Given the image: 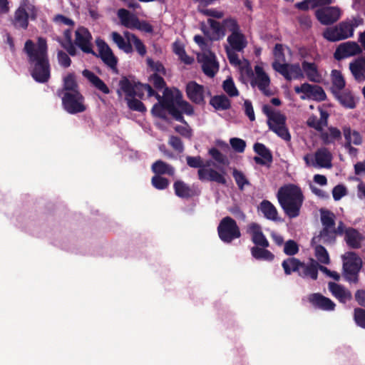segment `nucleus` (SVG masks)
Segmentation results:
<instances>
[{"label":"nucleus","instance_id":"41","mask_svg":"<svg viewBox=\"0 0 365 365\" xmlns=\"http://www.w3.org/2000/svg\"><path fill=\"white\" fill-rule=\"evenodd\" d=\"M111 38L119 49L123 51L126 53H130L133 52V47L130 42L126 41L119 33L113 31L111 33Z\"/></svg>","mask_w":365,"mask_h":365},{"label":"nucleus","instance_id":"38","mask_svg":"<svg viewBox=\"0 0 365 365\" xmlns=\"http://www.w3.org/2000/svg\"><path fill=\"white\" fill-rule=\"evenodd\" d=\"M63 40L58 41L59 43L70 56H75L77 54V49L73 44L72 32L70 29H66L63 31Z\"/></svg>","mask_w":365,"mask_h":365},{"label":"nucleus","instance_id":"5","mask_svg":"<svg viewBox=\"0 0 365 365\" xmlns=\"http://www.w3.org/2000/svg\"><path fill=\"white\" fill-rule=\"evenodd\" d=\"M217 232L220 239L225 243H230L241 236L236 221L229 216L221 220L217 227Z\"/></svg>","mask_w":365,"mask_h":365},{"label":"nucleus","instance_id":"32","mask_svg":"<svg viewBox=\"0 0 365 365\" xmlns=\"http://www.w3.org/2000/svg\"><path fill=\"white\" fill-rule=\"evenodd\" d=\"M259 209L267 220H278V212L274 205L267 200H263L259 205Z\"/></svg>","mask_w":365,"mask_h":365},{"label":"nucleus","instance_id":"19","mask_svg":"<svg viewBox=\"0 0 365 365\" xmlns=\"http://www.w3.org/2000/svg\"><path fill=\"white\" fill-rule=\"evenodd\" d=\"M201 61L203 73L209 77H214L219 69V65L215 59V53L210 51H208V53H204Z\"/></svg>","mask_w":365,"mask_h":365},{"label":"nucleus","instance_id":"12","mask_svg":"<svg viewBox=\"0 0 365 365\" xmlns=\"http://www.w3.org/2000/svg\"><path fill=\"white\" fill-rule=\"evenodd\" d=\"M362 53V48L355 41H346L340 43L334 53V58L337 61L354 56Z\"/></svg>","mask_w":365,"mask_h":365},{"label":"nucleus","instance_id":"22","mask_svg":"<svg viewBox=\"0 0 365 365\" xmlns=\"http://www.w3.org/2000/svg\"><path fill=\"white\" fill-rule=\"evenodd\" d=\"M318 262L311 259L309 263L302 262V266L298 272V275L302 278H310L313 280L318 277Z\"/></svg>","mask_w":365,"mask_h":365},{"label":"nucleus","instance_id":"6","mask_svg":"<svg viewBox=\"0 0 365 365\" xmlns=\"http://www.w3.org/2000/svg\"><path fill=\"white\" fill-rule=\"evenodd\" d=\"M63 109L70 114L83 113L86 110L85 98L80 91L66 92L60 96Z\"/></svg>","mask_w":365,"mask_h":365},{"label":"nucleus","instance_id":"63","mask_svg":"<svg viewBox=\"0 0 365 365\" xmlns=\"http://www.w3.org/2000/svg\"><path fill=\"white\" fill-rule=\"evenodd\" d=\"M168 110L169 113L177 121L181 122L182 123H187L186 121L184 119V117L182 116V113L181 110H180L175 105L170 106L165 108Z\"/></svg>","mask_w":365,"mask_h":365},{"label":"nucleus","instance_id":"52","mask_svg":"<svg viewBox=\"0 0 365 365\" xmlns=\"http://www.w3.org/2000/svg\"><path fill=\"white\" fill-rule=\"evenodd\" d=\"M233 178L240 190H244L245 185H250V182L245 175V174L237 169H234L232 172Z\"/></svg>","mask_w":365,"mask_h":365},{"label":"nucleus","instance_id":"44","mask_svg":"<svg viewBox=\"0 0 365 365\" xmlns=\"http://www.w3.org/2000/svg\"><path fill=\"white\" fill-rule=\"evenodd\" d=\"M335 216L333 212L329 210H321V222L323 227L334 228Z\"/></svg>","mask_w":365,"mask_h":365},{"label":"nucleus","instance_id":"60","mask_svg":"<svg viewBox=\"0 0 365 365\" xmlns=\"http://www.w3.org/2000/svg\"><path fill=\"white\" fill-rule=\"evenodd\" d=\"M168 143L178 153H182L184 151L182 141L179 137L175 135L170 136Z\"/></svg>","mask_w":365,"mask_h":365},{"label":"nucleus","instance_id":"23","mask_svg":"<svg viewBox=\"0 0 365 365\" xmlns=\"http://www.w3.org/2000/svg\"><path fill=\"white\" fill-rule=\"evenodd\" d=\"M227 41L231 48L237 52L243 51L247 46L246 37L241 31L231 34L228 36Z\"/></svg>","mask_w":365,"mask_h":365},{"label":"nucleus","instance_id":"54","mask_svg":"<svg viewBox=\"0 0 365 365\" xmlns=\"http://www.w3.org/2000/svg\"><path fill=\"white\" fill-rule=\"evenodd\" d=\"M343 133L345 138L344 147L349 150V154H354L357 152V149L351 146V129L350 127L343 128Z\"/></svg>","mask_w":365,"mask_h":365},{"label":"nucleus","instance_id":"3","mask_svg":"<svg viewBox=\"0 0 365 365\" xmlns=\"http://www.w3.org/2000/svg\"><path fill=\"white\" fill-rule=\"evenodd\" d=\"M186 162L189 167L192 168H198L197 176L200 181L215 182L223 185L227 184V180L225 177L226 174L225 169H220L217 167V168L220 170V172H219L213 168H205V166H209L210 163L209 161H207L205 165L202 158L200 155L195 157L187 156Z\"/></svg>","mask_w":365,"mask_h":365},{"label":"nucleus","instance_id":"21","mask_svg":"<svg viewBox=\"0 0 365 365\" xmlns=\"http://www.w3.org/2000/svg\"><path fill=\"white\" fill-rule=\"evenodd\" d=\"M328 287L331 294L337 299L339 302L345 304L346 302L352 299L351 292L343 285L330 282L328 284Z\"/></svg>","mask_w":365,"mask_h":365},{"label":"nucleus","instance_id":"31","mask_svg":"<svg viewBox=\"0 0 365 365\" xmlns=\"http://www.w3.org/2000/svg\"><path fill=\"white\" fill-rule=\"evenodd\" d=\"M151 169L153 173H155V175L162 176L163 175H168L173 176L175 173V168L171 165L161 160H156L153 163Z\"/></svg>","mask_w":365,"mask_h":365},{"label":"nucleus","instance_id":"17","mask_svg":"<svg viewBox=\"0 0 365 365\" xmlns=\"http://www.w3.org/2000/svg\"><path fill=\"white\" fill-rule=\"evenodd\" d=\"M254 151L259 156L254 157V161L260 165H268L272 163V153L263 143H256L253 146Z\"/></svg>","mask_w":365,"mask_h":365},{"label":"nucleus","instance_id":"8","mask_svg":"<svg viewBox=\"0 0 365 365\" xmlns=\"http://www.w3.org/2000/svg\"><path fill=\"white\" fill-rule=\"evenodd\" d=\"M273 69L280 73L287 81L301 79L304 78V73L299 63H282L272 62Z\"/></svg>","mask_w":365,"mask_h":365},{"label":"nucleus","instance_id":"51","mask_svg":"<svg viewBox=\"0 0 365 365\" xmlns=\"http://www.w3.org/2000/svg\"><path fill=\"white\" fill-rule=\"evenodd\" d=\"M125 100L127 101L128 106L130 110L138 112H145L146 110L144 104L140 100L136 99L135 97L125 98Z\"/></svg>","mask_w":365,"mask_h":365},{"label":"nucleus","instance_id":"4","mask_svg":"<svg viewBox=\"0 0 365 365\" xmlns=\"http://www.w3.org/2000/svg\"><path fill=\"white\" fill-rule=\"evenodd\" d=\"M342 257L345 279L351 283H358L359 274L362 267V259L354 252H347Z\"/></svg>","mask_w":365,"mask_h":365},{"label":"nucleus","instance_id":"1","mask_svg":"<svg viewBox=\"0 0 365 365\" xmlns=\"http://www.w3.org/2000/svg\"><path fill=\"white\" fill-rule=\"evenodd\" d=\"M24 51L28 56L32 78L38 83L48 82L51 77V66L46 39L38 38L37 46L32 40H27L24 44Z\"/></svg>","mask_w":365,"mask_h":365},{"label":"nucleus","instance_id":"50","mask_svg":"<svg viewBox=\"0 0 365 365\" xmlns=\"http://www.w3.org/2000/svg\"><path fill=\"white\" fill-rule=\"evenodd\" d=\"M151 184L155 189L162 190L168 187L170 181L163 176L154 175L151 178Z\"/></svg>","mask_w":365,"mask_h":365},{"label":"nucleus","instance_id":"46","mask_svg":"<svg viewBox=\"0 0 365 365\" xmlns=\"http://www.w3.org/2000/svg\"><path fill=\"white\" fill-rule=\"evenodd\" d=\"M315 257L319 262L324 264L330 263L329 253L325 247L321 245H318L314 247Z\"/></svg>","mask_w":365,"mask_h":365},{"label":"nucleus","instance_id":"16","mask_svg":"<svg viewBox=\"0 0 365 365\" xmlns=\"http://www.w3.org/2000/svg\"><path fill=\"white\" fill-rule=\"evenodd\" d=\"M286 117L278 115L274 119V122L268 125L269 130L276 133L279 138L285 141H290L291 135L286 125Z\"/></svg>","mask_w":365,"mask_h":365},{"label":"nucleus","instance_id":"56","mask_svg":"<svg viewBox=\"0 0 365 365\" xmlns=\"http://www.w3.org/2000/svg\"><path fill=\"white\" fill-rule=\"evenodd\" d=\"M354 320L358 327L365 329V309L360 307L355 308Z\"/></svg>","mask_w":365,"mask_h":365},{"label":"nucleus","instance_id":"49","mask_svg":"<svg viewBox=\"0 0 365 365\" xmlns=\"http://www.w3.org/2000/svg\"><path fill=\"white\" fill-rule=\"evenodd\" d=\"M223 31H227L231 34L237 33L240 30V25L236 19L227 18L222 21Z\"/></svg>","mask_w":365,"mask_h":365},{"label":"nucleus","instance_id":"20","mask_svg":"<svg viewBox=\"0 0 365 365\" xmlns=\"http://www.w3.org/2000/svg\"><path fill=\"white\" fill-rule=\"evenodd\" d=\"M349 70L355 81H365V55L357 58L349 63Z\"/></svg>","mask_w":365,"mask_h":365},{"label":"nucleus","instance_id":"11","mask_svg":"<svg viewBox=\"0 0 365 365\" xmlns=\"http://www.w3.org/2000/svg\"><path fill=\"white\" fill-rule=\"evenodd\" d=\"M294 91L297 93H302L306 95V96H301V99L302 100L308 98H312L317 101H323L327 98V95L324 89L318 85H312L308 83H304L300 86H295Z\"/></svg>","mask_w":365,"mask_h":365},{"label":"nucleus","instance_id":"40","mask_svg":"<svg viewBox=\"0 0 365 365\" xmlns=\"http://www.w3.org/2000/svg\"><path fill=\"white\" fill-rule=\"evenodd\" d=\"M251 254L252 256L257 260L272 262L274 258L273 253L262 247H252L251 248Z\"/></svg>","mask_w":365,"mask_h":365},{"label":"nucleus","instance_id":"39","mask_svg":"<svg viewBox=\"0 0 365 365\" xmlns=\"http://www.w3.org/2000/svg\"><path fill=\"white\" fill-rule=\"evenodd\" d=\"M301 266L302 262L295 257H289L284 259L282 263V267L287 275H289L292 272L298 273Z\"/></svg>","mask_w":365,"mask_h":365},{"label":"nucleus","instance_id":"48","mask_svg":"<svg viewBox=\"0 0 365 365\" xmlns=\"http://www.w3.org/2000/svg\"><path fill=\"white\" fill-rule=\"evenodd\" d=\"M222 88L225 92L230 97H235L239 95V91L231 77L227 78L225 81H223Z\"/></svg>","mask_w":365,"mask_h":365},{"label":"nucleus","instance_id":"61","mask_svg":"<svg viewBox=\"0 0 365 365\" xmlns=\"http://www.w3.org/2000/svg\"><path fill=\"white\" fill-rule=\"evenodd\" d=\"M149 80H150V82L153 83V86L157 90H160V91L163 88L165 89V86H166L165 81L163 79V78L161 77L160 76H159L158 74L153 73V75H151L150 76Z\"/></svg>","mask_w":365,"mask_h":365},{"label":"nucleus","instance_id":"28","mask_svg":"<svg viewBox=\"0 0 365 365\" xmlns=\"http://www.w3.org/2000/svg\"><path fill=\"white\" fill-rule=\"evenodd\" d=\"M82 74L96 89L99 90L104 94L110 93V91L107 85L93 72L88 69H84L82 71Z\"/></svg>","mask_w":365,"mask_h":365},{"label":"nucleus","instance_id":"26","mask_svg":"<svg viewBox=\"0 0 365 365\" xmlns=\"http://www.w3.org/2000/svg\"><path fill=\"white\" fill-rule=\"evenodd\" d=\"M302 70L303 73L304 72L309 81L314 83H319L321 81L322 76L315 63H311L307 61H302Z\"/></svg>","mask_w":365,"mask_h":365},{"label":"nucleus","instance_id":"45","mask_svg":"<svg viewBox=\"0 0 365 365\" xmlns=\"http://www.w3.org/2000/svg\"><path fill=\"white\" fill-rule=\"evenodd\" d=\"M322 36L326 40L330 42L339 41L341 36L336 25L334 26L326 28L322 34Z\"/></svg>","mask_w":365,"mask_h":365},{"label":"nucleus","instance_id":"14","mask_svg":"<svg viewBox=\"0 0 365 365\" xmlns=\"http://www.w3.org/2000/svg\"><path fill=\"white\" fill-rule=\"evenodd\" d=\"M307 299L315 309L329 312L334 311L336 307L335 303L331 299L320 293L310 294L308 295Z\"/></svg>","mask_w":365,"mask_h":365},{"label":"nucleus","instance_id":"62","mask_svg":"<svg viewBox=\"0 0 365 365\" xmlns=\"http://www.w3.org/2000/svg\"><path fill=\"white\" fill-rule=\"evenodd\" d=\"M273 55L274 61L273 62H284L285 61V55L284 53L283 46L280 43H277L273 50Z\"/></svg>","mask_w":365,"mask_h":365},{"label":"nucleus","instance_id":"57","mask_svg":"<svg viewBox=\"0 0 365 365\" xmlns=\"http://www.w3.org/2000/svg\"><path fill=\"white\" fill-rule=\"evenodd\" d=\"M299 252V246L297 243L292 240H289L287 241L284 246V252L289 256H293L297 254Z\"/></svg>","mask_w":365,"mask_h":365},{"label":"nucleus","instance_id":"43","mask_svg":"<svg viewBox=\"0 0 365 365\" xmlns=\"http://www.w3.org/2000/svg\"><path fill=\"white\" fill-rule=\"evenodd\" d=\"M340 36V41L352 37L354 35L353 26L349 21H343L336 25Z\"/></svg>","mask_w":365,"mask_h":365},{"label":"nucleus","instance_id":"33","mask_svg":"<svg viewBox=\"0 0 365 365\" xmlns=\"http://www.w3.org/2000/svg\"><path fill=\"white\" fill-rule=\"evenodd\" d=\"M117 14L121 24L126 28L133 29L138 23V18L125 9H118Z\"/></svg>","mask_w":365,"mask_h":365},{"label":"nucleus","instance_id":"15","mask_svg":"<svg viewBox=\"0 0 365 365\" xmlns=\"http://www.w3.org/2000/svg\"><path fill=\"white\" fill-rule=\"evenodd\" d=\"M247 232L251 235L252 242L255 245V247H262L267 248L269 246V241L263 234L261 226L252 222L247 225Z\"/></svg>","mask_w":365,"mask_h":365},{"label":"nucleus","instance_id":"37","mask_svg":"<svg viewBox=\"0 0 365 365\" xmlns=\"http://www.w3.org/2000/svg\"><path fill=\"white\" fill-rule=\"evenodd\" d=\"M138 82H136L132 76H122L118 86L123 92L125 93V97H133L134 88Z\"/></svg>","mask_w":365,"mask_h":365},{"label":"nucleus","instance_id":"2","mask_svg":"<svg viewBox=\"0 0 365 365\" xmlns=\"http://www.w3.org/2000/svg\"><path fill=\"white\" fill-rule=\"evenodd\" d=\"M277 197L282 209L289 218L299 216L304 197L299 186L289 184L281 187Z\"/></svg>","mask_w":365,"mask_h":365},{"label":"nucleus","instance_id":"55","mask_svg":"<svg viewBox=\"0 0 365 365\" xmlns=\"http://www.w3.org/2000/svg\"><path fill=\"white\" fill-rule=\"evenodd\" d=\"M175 103L180 109L182 113H184L188 115H191L194 113L193 106L187 101L182 100L181 96L179 98H176Z\"/></svg>","mask_w":365,"mask_h":365},{"label":"nucleus","instance_id":"29","mask_svg":"<svg viewBox=\"0 0 365 365\" xmlns=\"http://www.w3.org/2000/svg\"><path fill=\"white\" fill-rule=\"evenodd\" d=\"M13 25L17 29H27L29 26V13L25 8L20 6L16 10Z\"/></svg>","mask_w":365,"mask_h":365},{"label":"nucleus","instance_id":"58","mask_svg":"<svg viewBox=\"0 0 365 365\" xmlns=\"http://www.w3.org/2000/svg\"><path fill=\"white\" fill-rule=\"evenodd\" d=\"M230 143L232 149L237 153H243L246 147V143L244 140L238 138H232L230 140Z\"/></svg>","mask_w":365,"mask_h":365},{"label":"nucleus","instance_id":"34","mask_svg":"<svg viewBox=\"0 0 365 365\" xmlns=\"http://www.w3.org/2000/svg\"><path fill=\"white\" fill-rule=\"evenodd\" d=\"M336 237L334 228L323 227L319 235L312 239V242L318 240L325 245H333L336 241Z\"/></svg>","mask_w":365,"mask_h":365},{"label":"nucleus","instance_id":"18","mask_svg":"<svg viewBox=\"0 0 365 365\" xmlns=\"http://www.w3.org/2000/svg\"><path fill=\"white\" fill-rule=\"evenodd\" d=\"M175 195L182 199H190L198 195L199 191L194 186H190L182 180H177L173 183Z\"/></svg>","mask_w":365,"mask_h":365},{"label":"nucleus","instance_id":"10","mask_svg":"<svg viewBox=\"0 0 365 365\" xmlns=\"http://www.w3.org/2000/svg\"><path fill=\"white\" fill-rule=\"evenodd\" d=\"M91 40L92 36L88 29L80 26L76 30L74 46L86 53L96 55V52L92 48Z\"/></svg>","mask_w":365,"mask_h":365},{"label":"nucleus","instance_id":"7","mask_svg":"<svg viewBox=\"0 0 365 365\" xmlns=\"http://www.w3.org/2000/svg\"><path fill=\"white\" fill-rule=\"evenodd\" d=\"M187 97L190 101L197 105L205 104V93L211 96L210 91L204 86L197 83L195 81H189L185 86Z\"/></svg>","mask_w":365,"mask_h":365},{"label":"nucleus","instance_id":"13","mask_svg":"<svg viewBox=\"0 0 365 365\" xmlns=\"http://www.w3.org/2000/svg\"><path fill=\"white\" fill-rule=\"evenodd\" d=\"M315 16L322 25L329 26L334 24L340 19L341 11L336 6H327L317 9Z\"/></svg>","mask_w":365,"mask_h":365},{"label":"nucleus","instance_id":"47","mask_svg":"<svg viewBox=\"0 0 365 365\" xmlns=\"http://www.w3.org/2000/svg\"><path fill=\"white\" fill-rule=\"evenodd\" d=\"M208 153L212 159L219 164L222 165H227L229 164V160L227 156L222 153L217 148L214 147L211 148Z\"/></svg>","mask_w":365,"mask_h":365},{"label":"nucleus","instance_id":"36","mask_svg":"<svg viewBox=\"0 0 365 365\" xmlns=\"http://www.w3.org/2000/svg\"><path fill=\"white\" fill-rule=\"evenodd\" d=\"M210 104L217 110H226L231 108L230 100L224 94L212 96Z\"/></svg>","mask_w":365,"mask_h":365},{"label":"nucleus","instance_id":"27","mask_svg":"<svg viewBox=\"0 0 365 365\" xmlns=\"http://www.w3.org/2000/svg\"><path fill=\"white\" fill-rule=\"evenodd\" d=\"M315 161L320 168H330L332 166V154L327 148H319L314 155Z\"/></svg>","mask_w":365,"mask_h":365},{"label":"nucleus","instance_id":"59","mask_svg":"<svg viewBox=\"0 0 365 365\" xmlns=\"http://www.w3.org/2000/svg\"><path fill=\"white\" fill-rule=\"evenodd\" d=\"M68 55V53L61 50L57 52V59L61 66L68 68L71 66L72 61Z\"/></svg>","mask_w":365,"mask_h":365},{"label":"nucleus","instance_id":"53","mask_svg":"<svg viewBox=\"0 0 365 365\" xmlns=\"http://www.w3.org/2000/svg\"><path fill=\"white\" fill-rule=\"evenodd\" d=\"M159 101L164 108L175 104L173 93L169 88H165L163 91V97H161V100Z\"/></svg>","mask_w":365,"mask_h":365},{"label":"nucleus","instance_id":"25","mask_svg":"<svg viewBox=\"0 0 365 365\" xmlns=\"http://www.w3.org/2000/svg\"><path fill=\"white\" fill-rule=\"evenodd\" d=\"M344 240L349 247L359 249L361 247L363 237L357 230L349 227L345 231Z\"/></svg>","mask_w":365,"mask_h":365},{"label":"nucleus","instance_id":"35","mask_svg":"<svg viewBox=\"0 0 365 365\" xmlns=\"http://www.w3.org/2000/svg\"><path fill=\"white\" fill-rule=\"evenodd\" d=\"M255 71L256 73L255 83L260 91H265L270 83L269 76L264 72L263 68L258 65L255 66Z\"/></svg>","mask_w":365,"mask_h":365},{"label":"nucleus","instance_id":"64","mask_svg":"<svg viewBox=\"0 0 365 365\" xmlns=\"http://www.w3.org/2000/svg\"><path fill=\"white\" fill-rule=\"evenodd\" d=\"M307 124L309 128H314L319 132H322L324 128V126L320 123L319 120L314 115L309 117L307 120Z\"/></svg>","mask_w":365,"mask_h":365},{"label":"nucleus","instance_id":"42","mask_svg":"<svg viewBox=\"0 0 365 365\" xmlns=\"http://www.w3.org/2000/svg\"><path fill=\"white\" fill-rule=\"evenodd\" d=\"M331 92L333 93V90L335 91H341L344 88L346 83L344 76L340 71L338 70H332L331 73Z\"/></svg>","mask_w":365,"mask_h":365},{"label":"nucleus","instance_id":"30","mask_svg":"<svg viewBox=\"0 0 365 365\" xmlns=\"http://www.w3.org/2000/svg\"><path fill=\"white\" fill-rule=\"evenodd\" d=\"M76 91H79L78 85L76 82L75 74L70 73L63 78V88L57 91V95L58 96H61L62 94L66 92L74 93Z\"/></svg>","mask_w":365,"mask_h":365},{"label":"nucleus","instance_id":"24","mask_svg":"<svg viewBox=\"0 0 365 365\" xmlns=\"http://www.w3.org/2000/svg\"><path fill=\"white\" fill-rule=\"evenodd\" d=\"M333 95L343 107L349 109L356 107L355 98L351 91L333 90Z\"/></svg>","mask_w":365,"mask_h":365},{"label":"nucleus","instance_id":"9","mask_svg":"<svg viewBox=\"0 0 365 365\" xmlns=\"http://www.w3.org/2000/svg\"><path fill=\"white\" fill-rule=\"evenodd\" d=\"M96 42L98 48V54L96 53L94 56L101 58L108 67L110 68L114 72L118 73V58L114 55L111 48L102 39H97Z\"/></svg>","mask_w":365,"mask_h":365}]
</instances>
